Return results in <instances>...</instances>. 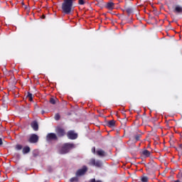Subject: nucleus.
Wrapping results in <instances>:
<instances>
[{"label":"nucleus","instance_id":"26","mask_svg":"<svg viewBox=\"0 0 182 182\" xmlns=\"http://www.w3.org/2000/svg\"><path fill=\"white\" fill-rule=\"evenodd\" d=\"M92 153H93L94 154H95V153H96V148L95 147L92 148Z\"/></svg>","mask_w":182,"mask_h":182},{"label":"nucleus","instance_id":"28","mask_svg":"<svg viewBox=\"0 0 182 182\" xmlns=\"http://www.w3.org/2000/svg\"><path fill=\"white\" fill-rule=\"evenodd\" d=\"M179 148L182 149V144L179 145Z\"/></svg>","mask_w":182,"mask_h":182},{"label":"nucleus","instance_id":"10","mask_svg":"<svg viewBox=\"0 0 182 182\" xmlns=\"http://www.w3.org/2000/svg\"><path fill=\"white\" fill-rule=\"evenodd\" d=\"M31 126L35 132H38V130H39V124H38V122L33 121L31 122Z\"/></svg>","mask_w":182,"mask_h":182},{"label":"nucleus","instance_id":"20","mask_svg":"<svg viewBox=\"0 0 182 182\" xmlns=\"http://www.w3.org/2000/svg\"><path fill=\"white\" fill-rule=\"evenodd\" d=\"M70 182H77L79 181V178H77V176L75 177H73L70 179Z\"/></svg>","mask_w":182,"mask_h":182},{"label":"nucleus","instance_id":"33","mask_svg":"<svg viewBox=\"0 0 182 182\" xmlns=\"http://www.w3.org/2000/svg\"><path fill=\"white\" fill-rule=\"evenodd\" d=\"M117 133H119V130H117Z\"/></svg>","mask_w":182,"mask_h":182},{"label":"nucleus","instance_id":"9","mask_svg":"<svg viewBox=\"0 0 182 182\" xmlns=\"http://www.w3.org/2000/svg\"><path fill=\"white\" fill-rule=\"evenodd\" d=\"M55 132L59 137H63V136H65V129L62 128H57Z\"/></svg>","mask_w":182,"mask_h":182},{"label":"nucleus","instance_id":"13","mask_svg":"<svg viewBox=\"0 0 182 182\" xmlns=\"http://www.w3.org/2000/svg\"><path fill=\"white\" fill-rule=\"evenodd\" d=\"M107 9H109V11H112L114 9V2H108L106 5Z\"/></svg>","mask_w":182,"mask_h":182},{"label":"nucleus","instance_id":"22","mask_svg":"<svg viewBox=\"0 0 182 182\" xmlns=\"http://www.w3.org/2000/svg\"><path fill=\"white\" fill-rule=\"evenodd\" d=\"M27 97H28L30 102H32V100H33V99L32 97V93H31V92H28Z\"/></svg>","mask_w":182,"mask_h":182},{"label":"nucleus","instance_id":"21","mask_svg":"<svg viewBox=\"0 0 182 182\" xmlns=\"http://www.w3.org/2000/svg\"><path fill=\"white\" fill-rule=\"evenodd\" d=\"M15 149H16V150H22V149H23V146H22L21 144H17V145H16Z\"/></svg>","mask_w":182,"mask_h":182},{"label":"nucleus","instance_id":"3","mask_svg":"<svg viewBox=\"0 0 182 182\" xmlns=\"http://www.w3.org/2000/svg\"><path fill=\"white\" fill-rule=\"evenodd\" d=\"M39 141V136L36 134H32L30 135V137L28 139V143H31V144H33L35 143H38Z\"/></svg>","mask_w":182,"mask_h":182},{"label":"nucleus","instance_id":"17","mask_svg":"<svg viewBox=\"0 0 182 182\" xmlns=\"http://www.w3.org/2000/svg\"><path fill=\"white\" fill-rule=\"evenodd\" d=\"M141 154H143V156H144V157H150V151L147 149H144L142 151Z\"/></svg>","mask_w":182,"mask_h":182},{"label":"nucleus","instance_id":"6","mask_svg":"<svg viewBox=\"0 0 182 182\" xmlns=\"http://www.w3.org/2000/svg\"><path fill=\"white\" fill-rule=\"evenodd\" d=\"M86 171H87V166H84L82 168L77 171L76 176L80 177V176H84Z\"/></svg>","mask_w":182,"mask_h":182},{"label":"nucleus","instance_id":"2","mask_svg":"<svg viewBox=\"0 0 182 182\" xmlns=\"http://www.w3.org/2000/svg\"><path fill=\"white\" fill-rule=\"evenodd\" d=\"M76 145L70 143H65L63 145L57 146V151L58 154H68L69 151H71L72 149H75Z\"/></svg>","mask_w":182,"mask_h":182},{"label":"nucleus","instance_id":"7","mask_svg":"<svg viewBox=\"0 0 182 182\" xmlns=\"http://www.w3.org/2000/svg\"><path fill=\"white\" fill-rule=\"evenodd\" d=\"M47 141H52V140H58V136L55 133H49L46 136Z\"/></svg>","mask_w":182,"mask_h":182},{"label":"nucleus","instance_id":"16","mask_svg":"<svg viewBox=\"0 0 182 182\" xmlns=\"http://www.w3.org/2000/svg\"><path fill=\"white\" fill-rule=\"evenodd\" d=\"M30 151H31V148L28 146H24L23 148V150H22L23 154H28V153H29Z\"/></svg>","mask_w":182,"mask_h":182},{"label":"nucleus","instance_id":"27","mask_svg":"<svg viewBox=\"0 0 182 182\" xmlns=\"http://www.w3.org/2000/svg\"><path fill=\"white\" fill-rule=\"evenodd\" d=\"M4 142L2 141V138H0V146H2Z\"/></svg>","mask_w":182,"mask_h":182},{"label":"nucleus","instance_id":"18","mask_svg":"<svg viewBox=\"0 0 182 182\" xmlns=\"http://www.w3.org/2000/svg\"><path fill=\"white\" fill-rule=\"evenodd\" d=\"M125 11L128 14V15H131V14H133V8L130 6L125 7Z\"/></svg>","mask_w":182,"mask_h":182},{"label":"nucleus","instance_id":"32","mask_svg":"<svg viewBox=\"0 0 182 182\" xmlns=\"http://www.w3.org/2000/svg\"><path fill=\"white\" fill-rule=\"evenodd\" d=\"M116 9H119V6H117Z\"/></svg>","mask_w":182,"mask_h":182},{"label":"nucleus","instance_id":"23","mask_svg":"<svg viewBox=\"0 0 182 182\" xmlns=\"http://www.w3.org/2000/svg\"><path fill=\"white\" fill-rule=\"evenodd\" d=\"M50 103H51V105H56V100H55L53 98H50Z\"/></svg>","mask_w":182,"mask_h":182},{"label":"nucleus","instance_id":"8","mask_svg":"<svg viewBox=\"0 0 182 182\" xmlns=\"http://www.w3.org/2000/svg\"><path fill=\"white\" fill-rule=\"evenodd\" d=\"M173 12L174 14H182V6L180 5H176L175 6Z\"/></svg>","mask_w":182,"mask_h":182},{"label":"nucleus","instance_id":"15","mask_svg":"<svg viewBox=\"0 0 182 182\" xmlns=\"http://www.w3.org/2000/svg\"><path fill=\"white\" fill-rule=\"evenodd\" d=\"M107 126L108 127H110L111 129H113L114 127V119L109 120L107 122Z\"/></svg>","mask_w":182,"mask_h":182},{"label":"nucleus","instance_id":"31","mask_svg":"<svg viewBox=\"0 0 182 182\" xmlns=\"http://www.w3.org/2000/svg\"><path fill=\"white\" fill-rule=\"evenodd\" d=\"M43 113H45V111H42V114H43Z\"/></svg>","mask_w":182,"mask_h":182},{"label":"nucleus","instance_id":"5","mask_svg":"<svg viewBox=\"0 0 182 182\" xmlns=\"http://www.w3.org/2000/svg\"><path fill=\"white\" fill-rule=\"evenodd\" d=\"M67 136L70 140H76L77 139V134L75 131L70 130L67 133Z\"/></svg>","mask_w":182,"mask_h":182},{"label":"nucleus","instance_id":"11","mask_svg":"<svg viewBox=\"0 0 182 182\" xmlns=\"http://www.w3.org/2000/svg\"><path fill=\"white\" fill-rule=\"evenodd\" d=\"M140 139H141V134H135L132 138H131V140H132L134 143H137V141H139Z\"/></svg>","mask_w":182,"mask_h":182},{"label":"nucleus","instance_id":"24","mask_svg":"<svg viewBox=\"0 0 182 182\" xmlns=\"http://www.w3.org/2000/svg\"><path fill=\"white\" fill-rule=\"evenodd\" d=\"M60 119V115L59 114H55V120H59Z\"/></svg>","mask_w":182,"mask_h":182},{"label":"nucleus","instance_id":"4","mask_svg":"<svg viewBox=\"0 0 182 182\" xmlns=\"http://www.w3.org/2000/svg\"><path fill=\"white\" fill-rule=\"evenodd\" d=\"M89 164L90 166H92L93 167H102L103 164L99 160L96 161V159H92L90 161Z\"/></svg>","mask_w":182,"mask_h":182},{"label":"nucleus","instance_id":"29","mask_svg":"<svg viewBox=\"0 0 182 182\" xmlns=\"http://www.w3.org/2000/svg\"><path fill=\"white\" fill-rule=\"evenodd\" d=\"M175 182H181L180 180L175 181Z\"/></svg>","mask_w":182,"mask_h":182},{"label":"nucleus","instance_id":"1","mask_svg":"<svg viewBox=\"0 0 182 182\" xmlns=\"http://www.w3.org/2000/svg\"><path fill=\"white\" fill-rule=\"evenodd\" d=\"M73 4H75V0H63L61 6L63 14L65 15H72V12H73Z\"/></svg>","mask_w":182,"mask_h":182},{"label":"nucleus","instance_id":"14","mask_svg":"<svg viewBox=\"0 0 182 182\" xmlns=\"http://www.w3.org/2000/svg\"><path fill=\"white\" fill-rule=\"evenodd\" d=\"M97 156H100V157H105L107 156V154L105 151L102 149H100L97 151Z\"/></svg>","mask_w":182,"mask_h":182},{"label":"nucleus","instance_id":"19","mask_svg":"<svg viewBox=\"0 0 182 182\" xmlns=\"http://www.w3.org/2000/svg\"><path fill=\"white\" fill-rule=\"evenodd\" d=\"M141 181H142V182H147V181H149V177H147V176H141Z\"/></svg>","mask_w":182,"mask_h":182},{"label":"nucleus","instance_id":"25","mask_svg":"<svg viewBox=\"0 0 182 182\" xmlns=\"http://www.w3.org/2000/svg\"><path fill=\"white\" fill-rule=\"evenodd\" d=\"M79 5H85V0H78Z\"/></svg>","mask_w":182,"mask_h":182},{"label":"nucleus","instance_id":"12","mask_svg":"<svg viewBox=\"0 0 182 182\" xmlns=\"http://www.w3.org/2000/svg\"><path fill=\"white\" fill-rule=\"evenodd\" d=\"M156 166H157V164L154 162V161H150L148 163L147 166L149 170H154L156 168Z\"/></svg>","mask_w":182,"mask_h":182},{"label":"nucleus","instance_id":"34","mask_svg":"<svg viewBox=\"0 0 182 182\" xmlns=\"http://www.w3.org/2000/svg\"><path fill=\"white\" fill-rule=\"evenodd\" d=\"M43 18H45V16H43Z\"/></svg>","mask_w":182,"mask_h":182},{"label":"nucleus","instance_id":"30","mask_svg":"<svg viewBox=\"0 0 182 182\" xmlns=\"http://www.w3.org/2000/svg\"><path fill=\"white\" fill-rule=\"evenodd\" d=\"M33 156H34V157H36V154H33Z\"/></svg>","mask_w":182,"mask_h":182}]
</instances>
